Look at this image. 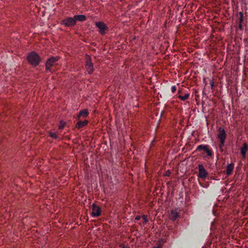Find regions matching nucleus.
<instances>
[{"instance_id": "1", "label": "nucleus", "mask_w": 248, "mask_h": 248, "mask_svg": "<svg viewBox=\"0 0 248 248\" xmlns=\"http://www.w3.org/2000/svg\"><path fill=\"white\" fill-rule=\"evenodd\" d=\"M27 60L30 64L35 66L41 62V58L36 52L32 51L28 55Z\"/></svg>"}, {"instance_id": "2", "label": "nucleus", "mask_w": 248, "mask_h": 248, "mask_svg": "<svg viewBox=\"0 0 248 248\" xmlns=\"http://www.w3.org/2000/svg\"><path fill=\"white\" fill-rule=\"evenodd\" d=\"M227 135L226 134L224 128L220 127L218 129L217 139L219 140V148L221 149L225 145L226 138Z\"/></svg>"}, {"instance_id": "3", "label": "nucleus", "mask_w": 248, "mask_h": 248, "mask_svg": "<svg viewBox=\"0 0 248 248\" xmlns=\"http://www.w3.org/2000/svg\"><path fill=\"white\" fill-rule=\"evenodd\" d=\"M76 23L73 17H67L62 21V25L65 27H73Z\"/></svg>"}, {"instance_id": "4", "label": "nucleus", "mask_w": 248, "mask_h": 248, "mask_svg": "<svg viewBox=\"0 0 248 248\" xmlns=\"http://www.w3.org/2000/svg\"><path fill=\"white\" fill-rule=\"evenodd\" d=\"M57 58L54 57H52L48 59L47 61L46 62V70L50 72H51L52 70H51L50 68L57 64Z\"/></svg>"}, {"instance_id": "5", "label": "nucleus", "mask_w": 248, "mask_h": 248, "mask_svg": "<svg viewBox=\"0 0 248 248\" xmlns=\"http://www.w3.org/2000/svg\"><path fill=\"white\" fill-rule=\"evenodd\" d=\"M198 171L199 178H202V179H205L206 178H207L208 173L206 170L204 169V167L202 165H198Z\"/></svg>"}, {"instance_id": "6", "label": "nucleus", "mask_w": 248, "mask_h": 248, "mask_svg": "<svg viewBox=\"0 0 248 248\" xmlns=\"http://www.w3.org/2000/svg\"><path fill=\"white\" fill-rule=\"evenodd\" d=\"M86 69L88 72V74H92L93 72V64L91 61V58L87 56H86Z\"/></svg>"}, {"instance_id": "7", "label": "nucleus", "mask_w": 248, "mask_h": 248, "mask_svg": "<svg viewBox=\"0 0 248 248\" xmlns=\"http://www.w3.org/2000/svg\"><path fill=\"white\" fill-rule=\"evenodd\" d=\"M95 26L99 29V32L102 35H104L106 33V31L108 29L106 24L101 21L96 22Z\"/></svg>"}, {"instance_id": "8", "label": "nucleus", "mask_w": 248, "mask_h": 248, "mask_svg": "<svg viewBox=\"0 0 248 248\" xmlns=\"http://www.w3.org/2000/svg\"><path fill=\"white\" fill-rule=\"evenodd\" d=\"M92 212H91V216L93 217H97L100 215V208L99 206L96 205L94 203L92 205Z\"/></svg>"}, {"instance_id": "9", "label": "nucleus", "mask_w": 248, "mask_h": 248, "mask_svg": "<svg viewBox=\"0 0 248 248\" xmlns=\"http://www.w3.org/2000/svg\"><path fill=\"white\" fill-rule=\"evenodd\" d=\"M248 151V146L246 142L243 144L242 147L240 148V153L242 155L243 158H246V155Z\"/></svg>"}, {"instance_id": "10", "label": "nucleus", "mask_w": 248, "mask_h": 248, "mask_svg": "<svg viewBox=\"0 0 248 248\" xmlns=\"http://www.w3.org/2000/svg\"><path fill=\"white\" fill-rule=\"evenodd\" d=\"M75 21H84L86 20V16L83 15H78L74 16V17Z\"/></svg>"}, {"instance_id": "11", "label": "nucleus", "mask_w": 248, "mask_h": 248, "mask_svg": "<svg viewBox=\"0 0 248 248\" xmlns=\"http://www.w3.org/2000/svg\"><path fill=\"white\" fill-rule=\"evenodd\" d=\"M89 114L88 110L87 109H84L83 110L79 111L77 117L79 118L80 117L86 118Z\"/></svg>"}, {"instance_id": "12", "label": "nucleus", "mask_w": 248, "mask_h": 248, "mask_svg": "<svg viewBox=\"0 0 248 248\" xmlns=\"http://www.w3.org/2000/svg\"><path fill=\"white\" fill-rule=\"evenodd\" d=\"M179 217V213L177 210H174L171 211L170 214V218L173 220H176Z\"/></svg>"}, {"instance_id": "13", "label": "nucleus", "mask_w": 248, "mask_h": 248, "mask_svg": "<svg viewBox=\"0 0 248 248\" xmlns=\"http://www.w3.org/2000/svg\"><path fill=\"white\" fill-rule=\"evenodd\" d=\"M234 165L233 163L228 164L226 169V174L227 175H230L232 174V172L233 170Z\"/></svg>"}, {"instance_id": "14", "label": "nucleus", "mask_w": 248, "mask_h": 248, "mask_svg": "<svg viewBox=\"0 0 248 248\" xmlns=\"http://www.w3.org/2000/svg\"><path fill=\"white\" fill-rule=\"evenodd\" d=\"M88 123V121L84 120V121H78L77 123L76 127L78 128H81L86 125Z\"/></svg>"}, {"instance_id": "15", "label": "nucleus", "mask_w": 248, "mask_h": 248, "mask_svg": "<svg viewBox=\"0 0 248 248\" xmlns=\"http://www.w3.org/2000/svg\"><path fill=\"white\" fill-rule=\"evenodd\" d=\"M208 149H209L208 145H200L198 146L197 148H196V150H197L198 151H201L202 150L205 151Z\"/></svg>"}, {"instance_id": "16", "label": "nucleus", "mask_w": 248, "mask_h": 248, "mask_svg": "<svg viewBox=\"0 0 248 248\" xmlns=\"http://www.w3.org/2000/svg\"><path fill=\"white\" fill-rule=\"evenodd\" d=\"M189 94L188 93H186L184 95H179L178 96V98L180 99V100L185 101L188 98H189Z\"/></svg>"}, {"instance_id": "17", "label": "nucleus", "mask_w": 248, "mask_h": 248, "mask_svg": "<svg viewBox=\"0 0 248 248\" xmlns=\"http://www.w3.org/2000/svg\"><path fill=\"white\" fill-rule=\"evenodd\" d=\"M65 124V123H64L63 121H61V123H60V125L59 126V128L60 129H63Z\"/></svg>"}, {"instance_id": "18", "label": "nucleus", "mask_w": 248, "mask_h": 248, "mask_svg": "<svg viewBox=\"0 0 248 248\" xmlns=\"http://www.w3.org/2000/svg\"><path fill=\"white\" fill-rule=\"evenodd\" d=\"M206 152V154H207V155L208 156H212V151L209 150V149H208V150H206L205 151H204Z\"/></svg>"}, {"instance_id": "19", "label": "nucleus", "mask_w": 248, "mask_h": 248, "mask_svg": "<svg viewBox=\"0 0 248 248\" xmlns=\"http://www.w3.org/2000/svg\"><path fill=\"white\" fill-rule=\"evenodd\" d=\"M239 15H240V18H239V23H242L243 21V14L242 13V12H240L239 13Z\"/></svg>"}, {"instance_id": "20", "label": "nucleus", "mask_w": 248, "mask_h": 248, "mask_svg": "<svg viewBox=\"0 0 248 248\" xmlns=\"http://www.w3.org/2000/svg\"><path fill=\"white\" fill-rule=\"evenodd\" d=\"M142 219L144 220V222H143L144 225L146 224L147 223V216H145V215H143V216H142Z\"/></svg>"}, {"instance_id": "21", "label": "nucleus", "mask_w": 248, "mask_h": 248, "mask_svg": "<svg viewBox=\"0 0 248 248\" xmlns=\"http://www.w3.org/2000/svg\"><path fill=\"white\" fill-rule=\"evenodd\" d=\"M50 136L51 137H52L53 138H54V139L57 138V135H56V134L55 133H50Z\"/></svg>"}, {"instance_id": "22", "label": "nucleus", "mask_w": 248, "mask_h": 248, "mask_svg": "<svg viewBox=\"0 0 248 248\" xmlns=\"http://www.w3.org/2000/svg\"><path fill=\"white\" fill-rule=\"evenodd\" d=\"M171 92H175V90H176L175 86H171Z\"/></svg>"}, {"instance_id": "23", "label": "nucleus", "mask_w": 248, "mask_h": 248, "mask_svg": "<svg viewBox=\"0 0 248 248\" xmlns=\"http://www.w3.org/2000/svg\"><path fill=\"white\" fill-rule=\"evenodd\" d=\"M120 247H122V248H129V247L127 246H124L122 244L120 245Z\"/></svg>"}, {"instance_id": "24", "label": "nucleus", "mask_w": 248, "mask_h": 248, "mask_svg": "<svg viewBox=\"0 0 248 248\" xmlns=\"http://www.w3.org/2000/svg\"><path fill=\"white\" fill-rule=\"evenodd\" d=\"M140 216H138L136 217L135 220H140Z\"/></svg>"}, {"instance_id": "25", "label": "nucleus", "mask_w": 248, "mask_h": 248, "mask_svg": "<svg viewBox=\"0 0 248 248\" xmlns=\"http://www.w3.org/2000/svg\"><path fill=\"white\" fill-rule=\"evenodd\" d=\"M238 27H239V28L241 29V28L242 27V25L241 24V23H239V25H238Z\"/></svg>"}, {"instance_id": "26", "label": "nucleus", "mask_w": 248, "mask_h": 248, "mask_svg": "<svg viewBox=\"0 0 248 248\" xmlns=\"http://www.w3.org/2000/svg\"><path fill=\"white\" fill-rule=\"evenodd\" d=\"M155 248H161L160 246H157L156 247H155Z\"/></svg>"}]
</instances>
